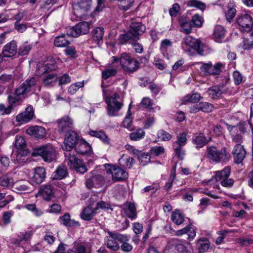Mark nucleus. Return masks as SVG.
<instances>
[{
	"instance_id": "64",
	"label": "nucleus",
	"mask_w": 253,
	"mask_h": 253,
	"mask_svg": "<svg viewBox=\"0 0 253 253\" xmlns=\"http://www.w3.org/2000/svg\"><path fill=\"white\" fill-rule=\"evenodd\" d=\"M31 49L30 44L24 43L22 44L19 48V54L21 55H27Z\"/></svg>"
},
{
	"instance_id": "7",
	"label": "nucleus",
	"mask_w": 253,
	"mask_h": 253,
	"mask_svg": "<svg viewBox=\"0 0 253 253\" xmlns=\"http://www.w3.org/2000/svg\"><path fill=\"white\" fill-rule=\"evenodd\" d=\"M182 47L183 49L187 51L189 50L188 49H187V47L192 48L195 49L200 55H204L202 49L203 45L201 41L191 36H188L183 39Z\"/></svg>"
},
{
	"instance_id": "38",
	"label": "nucleus",
	"mask_w": 253,
	"mask_h": 253,
	"mask_svg": "<svg viewBox=\"0 0 253 253\" xmlns=\"http://www.w3.org/2000/svg\"><path fill=\"white\" fill-rule=\"evenodd\" d=\"M202 98L200 94L198 92H194L191 94H188L185 96L183 98L184 102H190L192 103H196L199 102Z\"/></svg>"
},
{
	"instance_id": "41",
	"label": "nucleus",
	"mask_w": 253,
	"mask_h": 253,
	"mask_svg": "<svg viewBox=\"0 0 253 253\" xmlns=\"http://www.w3.org/2000/svg\"><path fill=\"white\" fill-rule=\"evenodd\" d=\"M31 235L32 234L30 232L21 233L17 239L13 240L12 243L16 246H19L22 242L28 241L31 238Z\"/></svg>"
},
{
	"instance_id": "47",
	"label": "nucleus",
	"mask_w": 253,
	"mask_h": 253,
	"mask_svg": "<svg viewBox=\"0 0 253 253\" xmlns=\"http://www.w3.org/2000/svg\"><path fill=\"white\" fill-rule=\"evenodd\" d=\"M187 5L190 7H196L202 11L206 8V4L200 0H190L187 2Z\"/></svg>"
},
{
	"instance_id": "52",
	"label": "nucleus",
	"mask_w": 253,
	"mask_h": 253,
	"mask_svg": "<svg viewBox=\"0 0 253 253\" xmlns=\"http://www.w3.org/2000/svg\"><path fill=\"white\" fill-rule=\"evenodd\" d=\"M186 234L188 236L187 239L189 241L193 240L196 234L195 228L191 224H189L186 226Z\"/></svg>"
},
{
	"instance_id": "43",
	"label": "nucleus",
	"mask_w": 253,
	"mask_h": 253,
	"mask_svg": "<svg viewBox=\"0 0 253 253\" xmlns=\"http://www.w3.org/2000/svg\"><path fill=\"white\" fill-rule=\"evenodd\" d=\"M172 221L177 225L181 224L184 221V216L179 211H175L171 214Z\"/></svg>"
},
{
	"instance_id": "11",
	"label": "nucleus",
	"mask_w": 253,
	"mask_h": 253,
	"mask_svg": "<svg viewBox=\"0 0 253 253\" xmlns=\"http://www.w3.org/2000/svg\"><path fill=\"white\" fill-rule=\"evenodd\" d=\"M106 170L107 173L112 175V180L114 182L123 181L127 177V173L119 167L111 166Z\"/></svg>"
},
{
	"instance_id": "29",
	"label": "nucleus",
	"mask_w": 253,
	"mask_h": 253,
	"mask_svg": "<svg viewBox=\"0 0 253 253\" xmlns=\"http://www.w3.org/2000/svg\"><path fill=\"white\" fill-rule=\"evenodd\" d=\"M71 37L67 34L56 37L54 39V43L57 47H65L70 43L69 37Z\"/></svg>"
},
{
	"instance_id": "15",
	"label": "nucleus",
	"mask_w": 253,
	"mask_h": 253,
	"mask_svg": "<svg viewBox=\"0 0 253 253\" xmlns=\"http://www.w3.org/2000/svg\"><path fill=\"white\" fill-rule=\"evenodd\" d=\"M58 131L60 133H64L65 132L71 131L70 128L73 126L72 120L68 116H65L57 121Z\"/></svg>"
},
{
	"instance_id": "50",
	"label": "nucleus",
	"mask_w": 253,
	"mask_h": 253,
	"mask_svg": "<svg viewBox=\"0 0 253 253\" xmlns=\"http://www.w3.org/2000/svg\"><path fill=\"white\" fill-rule=\"evenodd\" d=\"M175 171H176V166L174 165L173 167L172 170L171 171L170 177L168 180V181L166 183L164 186V189L167 191H169L172 187L173 180L175 177Z\"/></svg>"
},
{
	"instance_id": "56",
	"label": "nucleus",
	"mask_w": 253,
	"mask_h": 253,
	"mask_svg": "<svg viewBox=\"0 0 253 253\" xmlns=\"http://www.w3.org/2000/svg\"><path fill=\"white\" fill-rule=\"evenodd\" d=\"M236 12L233 5L228 6V10L225 12V17L228 21H230L235 16Z\"/></svg>"
},
{
	"instance_id": "3",
	"label": "nucleus",
	"mask_w": 253,
	"mask_h": 253,
	"mask_svg": "<svg viewBox=\"0 0 253 253\" xmlns=\"http://www.w3.org/2000/svg\"><path fill=\"white\" fill-rule=\"evenodd\" d=\"M207 158L213 163H224L228 162L231 158L230 153L225 147L218 149L215 146H210L207 149Z\"/></svg>"
},
{
	"instance_id": "57",
	"label": "nucleus",
	"mask_w": 253,
	"mask_h": 253,
	"mask_svg": "<svg viewBox=\"0 0 253 253\" xmlns=\"http://www.w3.org/2000/svg\"><path fill=\"white\" fill-rule=\"evenodd\" d=\"M13 183V179L6 176L0 177V186L4 187L12 186Z\"/></svg>"
},
{
	"instance_id": "24",
	"label": "nucleus",
	"mask_w": 253,
	"mask_h": 253,
	"mask_svg": "<svg viewBox=\"0 0 253 253\" xmlns=\"http://www.w3.org/2000/svg\"><path fill=\"white\" fill-rule=\"evenodd\" d=\"M123 210L126 216L133 219L137 216L135 205L131 202H127L124 204Z\"/></svg>"
},
{
	"instance_id": "2",
	"label": "nucleus",
	"mask_w": 253,
	"mask_h": 253,
	"mask_svg": "<svg viewBox=\"0 0 253 253\" xmlns=\"http://www.w3.org/2000/svg\"><path fill=\"white\" fill-rule=\"evenodd\" d=\"M101 86L103 91V96L107 104V113L109 116L115 117L119 116L118 112L122 108L123 103L120 101V96L117 93L110 94L108 92L109 90L104 88L103 84H102Z\"/></svg>"
},
{
	"instance_id": "1",
	"label": "nucleus",
	"mask_w": 253,
	"mask_h": 253,
	"mask_svg": "<svg viewBox=\"0 0 253 253\" xmlns=\"http://www.w3.org/2000/svg\"><path fill=\"white\" fill-rule=\"evenodd\" d=\"M39 79L37 78L32 77L25 80L15 90L8 96L9 105L7 107L6 113H10L13 105L18 102L20 95L27 96L29 94L33 93L36 90Z\"/></svg>"
},
{
	"instance_id": "35",
	"label": "nucleus",
	"mask_w": 253,
	"mask_h": 253,
	"mask_svg": "<svg viewBox=\"0 0 253 253\" xmlns=\"http://www.w3.org/2000/svg\"><path fill=\"white\" fill-rule=\"evenodd\" d=\"M104 33V29L103 27H98L94 28L92 32L93 41L98 43L102 40Z\"/></svg>"
},
{
	"instance_id": "22",
	"label": "nucleus",
	"mask_w": 253,
	"mask_h": 253,
	"mask_svg": "<svg viewBox=\"0 0 253 253\" xmlns=\"http://www.w3.org/2000/svg\"><path fill=\"white\" fill-rule=\"evenodd\" d=\"M17 50V43L12 40L3 46L2 53L4 57H10L16 54Z\"/></svg>"
},
{
	"instance_id": "6",
	"label": "nucleus",
	"mask_w": 253,
	"mask_h": 253,
	"mask_svg": "<svg viewBox=\"0 0 253 253\" xmlns=\"http://www.w3.org/2000/svg\"><path fill=\"white\" fill-rule=\"evenodd\" d=\"M108 234L109 236L107 237L106 245L108 248L113 251H117L120 248L118 241L120 242L126 240V235L111 231H108Z\"/></svg>"
},
{
	"instance_id": "28",
	"label": "nucleus",
	"mask_w": 253,
	"mask_h": 253,
	"mask_svg": "<svg viewBox=\"0 0 253 253\" xmlns=\"http://www.w3.org/2000/svg\"><path fill=\"white\" fill-rule=\"evenodd\" d=\"M225 30L223 27L217 25L215 27L213 37L216 42H221L223 41L225 36Z\"/></svg>"
},
{
	"instance_id": "14",
	"label": "nucleus",
	"mask_w": 253,
	"mask_h": 253,
	"mask_svg": "<svg viewBox=\"0 0 253 253\" xmlns=\"http://www.w3.org/2000/svg\"><path fill=\"white\" fill-rule=\"evenodd\" d=\"M238 24L241 30L245 32L250 31L253 27V19L249 14L241 15L238 19Z\"/></svg>"
},
{
	"instance_id": "13",
	"label": "nucleus",
	"mask_w": 253,
	"mask_h": 253,
	"mask_svg": "<svg viewBox=\"0 0 253 253\" xmlns=\"http://www.w3.org/2000/svg\"><path fill=\"white\" fill-rule=\"evenodd\" d=\"M79 136L74 131H68L64 139V149L67 151H71L75 146L78 140Z\"/></svg>"
},
{
	"instance_id": "17",
	"label": "nucleus",
	"mask_w": 253,
	"mask_h": 253,
	"mask_svg": "<svg viewBox=\"0 0 253 253\" xmlns=\"http://www.w3.org/2000/svg\"><path fill=\"white\" fill-rule=\"evenodd\" d=\"M173 245L179 253H191L192 247L190 243L185 240H173Z\"/></svg>"
},
{
	"instance_id": "42",
	"label": "nucleus",
	"mask_w": 253,
	"mask_h": 253,
	"mask_svg": "<svg viewBox=\"0 0 253 253\" xmlns=\"http://www.w3.org/2000/svg\"><path fill=\"white\" fill-rule=\"evenodd\" d=\"M145 132L142 128H138L136 131L129 134V138L133 141H137L144 138Z\"/></svg>"
},
{
	"instance_id": "59",
	"label": "nucleus",
	"mask_w": 253,
	"mask_h": 253,
	"mask_svg": "<svg viewBox=\"0 0 253 253\" xmlns=\"http://www.w3.org/2000/svg\"><path fill=\"white\" fill-rule=\"evenodd\" d=\"M126 241L121 242V243H123L121 246V249L123 252H129L132 250L133 247L131 244L128 243L129 240V238L128 237L127 235H126Z\"/></svg>"
},
{
	"instance_id": "45",
	"label": "nucleus",
	"mask_w": 253,
	"mask_h": 253,
	"mask_svg": "<svg viewBox=\"0 0 253 253\" xmlns=\"http://www.w3.org/2000/svg\"><path fill=\"white\" fill-rule=\"evenodd\" d=\"M118 5L121 10L126 11L130 8L134 0H117Z\"/></svg>"
},
{
	"instance_id": "33",
	"label": "nucleus",
	"mask_w": 253,
	"mask_h": 253,
	"mask_svg": "<svg viewBox=\"0 0 253 253\" xmlns=\"http://www.w3.org/2000/svg\"><path fill=\"white\" fill-rule=\"evenodd\" d=\"M89 134L92 136L100 139L104 144H110V139L103 130H90Z\"/></svg>"
},
{
	"instance_id": "10",
	"label": "nucleus",
	"mask_w": 253,
	"mask_h": 253,
	"mask_svg": "<svg viewBox=\"0 0 253 253\" xmlns=\"http://www.w3.org/2000/svg\"><path fill=\"white\" fill-rule=\"evenodd\" d=\"M89 24L86 22H82L74 27L67 30V34L71 37H77L81 34H86L89 32Z\"/></svg>"
},
{
	"instance_id": "53",
	"label": "nucleus",
	"mask_w": 253,
	"mask_h": 253,
	"mask_svg": "<svg viewBox=\"0 0 253 253\" xmlns=\"http://www.w3.org/2000/svg\"><path fill=\"white\" fill-rule=\"evenodd\" d=\"M117 73L116 69H106L102 72V77L104 80H107L111 77L116 75Z\"/></svg>"
},
{
	"instance_id": "58",
	"label": "nucleus",
	"mask_w": 253,
	"mask_h": 253,
	"mask_svg": "<svg viewBox=\"0 0 253 253\" xmlns=\"http://www.w3.org/2000/svg\"><path fill=\"white\" fill-rule=\"evenodd\" d=\"M171 46V42L168 39H165L161 42L160 50L161 52L164 54Z\"/></svg>"
},
{
	"instance_id": "40",
	"label": "nucleus",
	"mask_w": 253,
	"mask_h": 253,
	"mask_svg": "<svg viewBox=\"0 0 253 253\" xmlns=\"http://www.w3.org/2000/svg\"><path fill=\"white\" fill-rule=\"evenodd\" d=\"M41 194L44 200L46 201L50 200L53 194V191L51 186H43L41 189Z\"/></svg>"
},
{
	"instance_id": "16",
	"label": "nucleus",
	"mask_w": 253,
	"mask_h": 253,
	"mask_svg": "<svg viewBox=\"0 0 253 253\" xmlns=\"http://www.w3.org/2000/svg\"><path fill=\"white\" fill-rule=\"evenodd\" d=\"M145 30V26L141 22H132L130 24L129 31L133 37V40L137 41L139 39L140 35L143 34Z\"/></svg>"
},
{
	"instance_id": "48",
	"label": "nucleus",
	"mask_w": 253,
	"mask_h": 253,
	"mask_svg": "<svg viewBox=\"0 0 253 253\" xmlns=\"http://www.w3.org/2000/svg\"><path fill=\"white\" fill-rule=\"evenodd\" d=\"M81 216L83 219L89 220L94 216V212L91 208L87 207L84 209Z\"/></svg>"
},
{
	"instance_id": "26",
	"label": "nucleus",
	"mask_w": 253,
	"mask_h": 253,
	"mask_svg": "<svg viewBox=\"0 0 253 253\" xmlns=\"http://www.w3.org/2000/svg\"><path fill=\"white\" fill-rule=\"evenodd\" d=\"M56 65L53 62L49 63L47 61L46 62L42 63H40L38 65V71L39 74H43L44 73H48L52 70H54L56 68Z\"/></svg>"
},
{
	"instance_id": "19",
	"label": "nucleus",
	"mask_w": 253,
	"mask_h": 253,
	"mask_svg": "<svg viewBox=\"0 0 253 253\" xmlns=\"http://www.w3.org/2000/svg\"><path fill=\"white\" fill-rule=\"evenodd\" d=\"M34 114L33 108L28 106L24 112L20 113L16 117V120L20 124L26 123L32 119Z\"/></svg>"
},
{
	"instance_id": "25",
	"label": "nucleus",
	"mask_w": 253,
	"mask_h": 253,
	"mask_svg": "<svg viewBox=\"0 0 253 253\" xmlns=\"http://www.w3.org/2000/svg\"><path fill=\"white\" fill-rule=\"evenodd\" d=\"M208 94L212 98L219 97L222 93L227 92V88H225L224 85L220 86H214L208 89Z\"/></svg>"
},
{
	"instance_id": "4",
	"label": "nucleus",
	"mask_w": 253,
	"mask_h": 253,
	"mask_svg": "<svg viewBox=\"0 0 253 253\" xmlns=\"http://www.w3.org/2000/svg\"><path fill=\"white\" fill-rule=\"evenodd\" d=\"M112 59L113 63L119 61L123 70L129 73H133L139 68V62L127 53H123L120 57L113 56Z\"/></svg>"
},
{
	"instance_id": "30",
	"label": "nucleus",
	"mask_w": 253,
	"mask_h": 253,
	"mask_svg": "<svg viewBox=\"0 0 253 253\" xmlns=\"http://www.w3.org/2000/svg\"><path fill=\"white\" fill-rule=\"evenodd\" d=\"M60 223L66 226H79L78 222L70 218V215L68 213H66L59 218Z\"/></svg>"
},
{
	"instance_id": "36",
	"label": "nucleus",
	"mask_w": 253,
	"mask_h": 253,
	"mask_svg": "<svg viewBox=\"0 0 253 253\" xmlns=\"http://www.w3.org/2000/svg\"><path fill=\"white\" fill-rule=\"evenodd\" d=\"M181 27V31L188 34L191 32L192 28L193 27L190 21H188L184 19H181L179 21Z\"/></svg>"
},
{
	"instance_id": "21",
	"label": "nucleus",
	"mask_w": 253,
	"mask_h": 253,
	"mask_svg": "<svg viewBox=\"0 0 253 253\" xmlns=\"http://www.w3.org/2000/svg\"><path fill=\"white\" fill-rule=\"evenodd\" d=\"M104 183V177L99 174L91 176L86 181V186L91 189L93 187H99Z\"/></svg>"
},
{
	"instance_id": "18",
	"label": "nucleus",
	"mask_w": 253,
	"mask_h": 253,
	"mask_svg": "<svg viewBox=\"0 0 253 253\" xmlns=\"http://www.w3.org/2000/svg\"><path fill=\"white\" fill-rule=\"evenodd\" d=\"M234 162L236 164H240L245 159L246 155V151L244 146L241 144H236L232 152Z\"/></svg>"
},
{
	"instance_id": "54",
	"label": "nucleus",
	"mask_w": 253,
	"mask_h": 253,
	"mask_svg": "<svg viewBox=\"0 0 253 253\" xmlns=\"http://www.w3.org/2000/svg\"><path fill=\"white\" fill-rule=\"evenodd\" d=\"M15 146L18 149H23L26 146V142L23 137L17 135L15 138Z\"/></svg>"
},
{
	"instance_id": "32",
	"label": "nucleus",
	"mask_w": 253,
	"mask_h": 253,
	"mask_svg": "<svg viewBox=\"0 0 253 253\" xmlns=\"http://www.w3.org/2000/svg\"><path fill=\"white\" fill-rule=\"evenodd\" d=\"M231 173L229 167H226L221 170L216 171L214 172V177L216 181H219L229 177Z\"/></svg>"
},
{
	"instance_id": "62",
	"label": "nucleus",
	"mask_w": 253,
	"mask_h": 253,
	"mask_svg": "<svg viewBox=\"0 0 253 253\" xmlns=\"http://www.w3.org/2000/svg\"><path fill=\"white\" fill-rule=\"evenodd\" d=\"M165 151V149L163 146H154L150 150L151 154L156 156L164 154Z\"/></svg>"
},
{
	"instance_id": "37",
	"label": "nucleus",
	"mask_w": 253,
	"mask_h": 253,
	"mask_svg": "<svg viewBox=\"0 0 253 253\" xmlns=\"http://www.w3.org/2000/svg\"><path fill=\"white\" fill-rule=\"evenodd\" d=\"M30 184L28 181L21 180L13 182L12 187L13 188L18 191H23L27 190Z\"/></svg>"
},
{
	"instance_id": "27",
	"label": "nucleus",
	"mask_w": 253,
	"mask_h": 253,
	"mask_svg": "<svg viewBox=\"0 0 253 253\" xmlns=\"http://www.w3.org/2000/svg\"><path fill=\"white\" fill-rule=\"evenodd\" d=\"M68 175L67 168L64 166H59L52 174L51 178L53 180H60L66 177Z\"/></svg>"
},
{
	"instance_id": "55",
	"label": "nucleus",
	"mask_w": 253,
	"mask_h": 253,
	"mask_svg": "<svg viewBox=\"0 0 253 253\" xmlns=\"http://www.w3.org/2000/svg\"><path fill=\"white\" fill-rule=\"evenodd\" d=\"M157 137L161 140L166 141L169 140L171 138V135L168 132L161 129L158 132Z\"/></svg>"
},
{
	"instance_id": "63",
	"label": "nucleus",
	"mask_w": 253,
	"mask_h": 253,
	"mask_svg": "<svg viewBox=\"0 0 253 253\" xmlns=\"http://www.w3.org/2000/svg\"><path fill=\"white\" fill-rule=\"evenodd\" d=\"M56 80L57 77L55 74H49L44 79L43 84L45 86H48Z\"/></svg>"
},
{
	"instance_id": "9",
	"label": "nucleus",
	"mask_w": 253,
	"mask_h": 253,
	"mask_svg": "<svg viewBox=\"0 0 253 253\" xmlns=\"http://www.w3.org/2000/svg\"><path fill=\"white\" fill-rule=\"evenodd\" d=\"M187 141L186 134L180 133L177 137V140L173 144V149L177 157L181 160L183 159L185 155L182 147L186 144Z\"/></svg>"
},
{
	"instance_id": "44",
	"label": "nucleus",
	"mask_w": 253,
	"mask_h": 253,
	"mask_svg": "<svg viewBox=\"0 0 253 253\" xmlns=\"http://www.w3.org/2000/svg\"><path fill=\"white\" fill-rule=\"evenodd\" d=\"M131 105V103H130L129 105L127 114L125 117V120L123 122V126L126 128L129 129L130 130H131V124L132 121V118L130 113Z\"/></svg>"
},
{
	"instance_id": "34",
	"label": "nucleus",
	"mask_w": 253,
	"mask_h": 253,
	"mask_svg": "<svg viewBox=\"0 0 253 253\" xmlns=\"http://www.w3.org/2000/svg\"><path fill=\"white\" fill-rule=\"evenodd\" d=\"M76 150L77 153L84 155L91 152V147L88 143L84 140L80 142Z\"/></svg>"
},
{
	"instance_id": "20",
	"label": "nucleus",
	"mask_w": 253,
	"mask_h": 253,
	"mask_svg": "<svg viewBox=\"0 0 253 253\" xmlns=\"http://www.w3.org/2000/svg\"><path fill=\"white\" fill-rule=\"evenodd\" d=\"M26 132L32 137L38 139H42L46 135V130L42 126H35L29 127L26 129Z\"/></svg>"
},
{
	"instance_id": "51",
	"label": "nucleus",
	"mask_w": 253,
	"mask_h": 253,
	"mask_svg": "<svg viewBox=\"0 0 253 253\" xmlns=\"http://www.w3.org/2000/svg\"><path fill=\"white\" fill-rule=\"evenodd\" d=\"M200 110L203 112L210 113L213 111L214 107L211 103L207 102L199 103Z\"/></svg>"
},
{
	"instance_id": "12",
	"label": "nucleus",
	"mask_w": 253,
	"mask_h": 253,
	"mask_svg": "<svg viewBox=\"0 0 253 253\" xmlns=\"http://www.w3.org/2000/svg\"><path fill=\"white\" fill-rule=\"evenodd\" d=\"M91 3V0H80L77 3L73 5L74 13L77 17H82L84 12L90 9Z\"/></svg>"
},
{
	"instance_id": "60",
	"label": "nucleus",
	"mask_w": 253,
	"mask_h": 253,
	"mask_svg": "<svg viewBox=\"0 0 253 253\" xmlns=\"http://www.w3.org/2000/svg\"><path fill=\"white\" fill-rule=\"evenodd\" d=\"M68 253H90L88 249H87L84 246L80 245L74 248V251L70 250Z\"/></svg>"
},
{
	"instance_id": "46",
	"label": "nucleus",
	"mask_w": 253,
	"mask_h": 253,
	"mask_svg": "<svg viewBox=\"0 0 253 253\" xmlns=\"http://www.w3.org/2000/svg\"><path fill=\"white\" fill-rule=\"evenodd\" d=\"M190 21L193 27L200 28L202 27L204 20L202 16L198 14H196L192 16Z\"/></svg>"
},
{
	"instance_id": "31",
	"label": "nucleus",
	"mask_w": 253,
	"mask_h": 253,
	"mask_svg": "<svg viewBox=\"0 0 253 253\" xmlns=\"http://www.w3.org/2000/svg\"><path fill=\"white\" fill-rule=\"evenodd\" d=\"M192 141L197 148H201L207 143L205 136L202 133L196 134L193 137Z\"/></svg>"
},
{
	"instance_id": "39",
	"label": "nucleus",
	"mask_w": 253,
	"mask_h": 253,
	"mask_svg": "<svg viewBox=\"0 0 253 253\" xmlns=\"http://www.w3.org/2000/svg\"><path fill=\"white\" fill-rule=\"evenodd\" d=\"M119 162L120 165L122 167L130 169L133 164L134 159L132 157L123 155L119 160Z\"/></svg>"
},
{
	"instance_id": "5",
	"label": "nucleus",
	"mask_w": 253,
	"mask_h": 253,
	"mask_svg": "<svg viewBox=\"0 0 253 253\" xmlns=\"http://www.w3.org/2000/svg\"><path fill=\"white\" fill-rule=\"evenodd\" d=\"M32 156H41L44 162L51 163L55 159L56 153L52 145H47L34 149Z\"/></svg>"
},
{
	"instance_id": "8",
	"label": "nucleus",
	"mask_w": 253,
	"mask_h": 253,
	"mask_svg": "<svg viewBox=\"0 0 253 253\" xmlns=\"http://www.w3.org/2000/svg\"><path fill=\"white\" fill-rule=\"evenodd\" d=\"M66 162L70 169H74L78 172L84 173L87 170L86 166L82 161L71 153L68 154V158L66 160Z\"/></svg>"
},
{
	"instance_id": "49",
	"label": "nucleus",
	"mask_w": 253,
	"mask_h": 253,
	"mask_svg": "<svg viewBox=\"0 0 253 253\" xmlns=\"http://www.w3.org/2000/svg\"><path fill=\"white\" fill-rule=\"evenodd\" d=\"M84 81L71 84L68 88V92L71 94H75L80 88L84 86Z\"/></svg>"
},
{
	"instance_id": "23",
	"label": "nucleus",
	"mask_w": 253,
	"mask_h": 253,
	"mask_svg": "<svg viewBox=\"0 0 253 253\" xmlns=\"http://www.w3.org/2000/svg\"><path fill=\"white\" fill-rule=\"evenodd\" d=\"M45 169L42 167H37L34 169V173L32 177L33 182L40 184L43 182L45 178Z\"/></svg>"
},
{
	"instance_id": "61",
	"label": "nucleus",
	"mask_w": 253,
	"mask_h": 253,
	"mask_svg": "<svg viewBox=\"0 0 253 253\" xmlns=\"http://www.w3.org/2000/svg\"><path fill=\"white\" fill-rule=\"evenodd\" d=\"M223 64L220 63H217L214 65H212L210 74L213 75H219L220 73L221 69L223 68Z\"/></svg>"
}]
</instances>
